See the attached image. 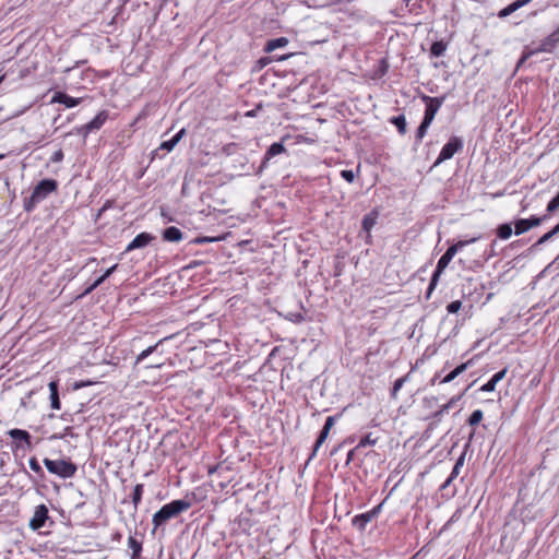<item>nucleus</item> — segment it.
Segmentation results:
<instances>
[{"label": "nucleus", "instance_id": "38", "mask_svg": "<svg viewBox=\"0 0 559 559\" xmlns=\"http://www.w3.org/2000/svg\"><path fill=\"white\" fill-rule=\"evenodd\" d=\"M377 443V438H372L371 433L366 435L364 438L360 439L358 444L356 445V449L365 448L367 445H374Z\"/></svg>", "mask_w": 559, "mask_h": 559}, {"label": "nucleus", "instance_id": "15", "mask_svg": "<svg viewBox=\"0 0 559 559\" xmlns=\"http://www.w3.org/2000/svg\"><path fill=\"white\" fill-rule=\"evenodd\" d=\"M118 267V264L112 265L105 273L99 276L93 284L85 288V290L80 295V297H85L91 294L94 289H96L100 284H103Z\"/></svg>", "mask_w": 559, "mask_h": 559}, {"label": "nucleus", "instance_id": "6", "mask_svg": "<svg viewBox=\"0 0 559 559\" xmlns=\"http://www.w3.org/2000/svg\"><path fill=\"white\" fill-rule=\"evenodd\" d=\"M58 189V182L55 179H43L33 189L34 198L40 202L44 201L50 193Z\"/></svg>", "mask_w": 559, "mask_h": 559}, {"label": "nucleus", "instance_id": "62", "mask_svg": "<svg viewBox=\"0 0 559 559\" xmlns=\"http://www.w3.org/2000/svg\"><path fill=\"white\" fill-rule=\"evenodd\" d=\"M114 539L119 542L121 539V534L120 533H116L114 535Z\"/></svg>", "mask_w": 559, "mask_h": 559}, {"label": "nucleus", "instance_id": "3", "mask_svg": "<svg viewBox=\"0 0 559 559\" xmlns=\"http://www.w3.org/2000/svg\"><path fill=\"white\" fill-rule=\"evenodd\" d=\"M463 140L459 136H451L450 140L443 145L441 152L435 162L433 166L440 165L442 162L451 159L454 154L463 150Z\"/></svg>", "mask_w": 559, "mask_h": 559}, {"label": "nucleus", "instance_id": "59", "mask_svg": "<svg viewBox=\"0 0 559 559\" xmlns=\"http://www.w3.org/2000/svg\"><path fill=\"white\" fill-rule=\"evenodd\" d=\"M555 235L559 234V223L552 228Z\"/></svg>", "mask_w": 559, "mask_h": 559}, {"label": "nucleus", "instance_id": "27", "mask_svg": "<svg viewBox=\"0 0 559 559\" xmlns=\"http://www.w3.org/2000/svg\"><path fill=\"white\" fill-rule=\"evenodd\" d=\"M390 122L397 128L400 134L404 135L407 131L406 129V119L404 115H399L390 118Z\"/></svg>", "mask_w": 559, "mask_h": 559}, {"label": "nucleus", "instance_id": "13", "mask_svg": "<svg viewBox=\"0 0 559 559\" xmlns=\"http://www.w3.org/2000/svg\"><path fill=\"white\" fill-rule=\"evenodd\" d=\"M82 98L72 97L63 92H57L51 98V103H59L64 105L67 108H72L80 105Z\"/></svg>", "mask_w": 559, "mask_h": 559}, {"label": "nucleus", "instance_id": "16", "mask_svg": "<svg viewBox=\"0 0 559 559\" xmlns=\"http://www.w3.org/2000/svg\"><path fill=\"white\" fill-rule=\"evenodd\" d=\"M128 547L132 550L130 559H141V552L143 549L142 538L138 539L135 536L130 535L128 538Z\"/></svg>", "mask_w": 559, "mask_h": 559}, {"label": "nucleus", "instance_id": "2", "mask_svg": "<svg viewBox=\"0 0 559 559\" xmlns=\"http://www.w3.org/2000/svg\"><path fill=\"white\" fill-rule=\"evenodd\" d=\"M44 464L49 473L55 474L61 478H71L76 473V465L67 460H50L44 459Z\"/></svg>", "mask_w": 559, "mask_h": 559}, {"label": "nucleus", "instance_id": "32", "mask_svg": "<svg viewBox=\"0 0 559 559\" xmlns=\"http://www.w3.org/2000/svg\"><path fill=\"white\" fill-rule=\"evenodd\" d=\"M447 49V45L442 41H435L430 47V53L433 57H441Z\"/></svg>", "mask_w": 559, "mask_h": 559}, {"label": "nucleus", "instance_id": "57", "mask_svg": "<svg viewBox=\"0 0 559 559\" xmlns=\"http://www.w3.org/2000/svg\"><path fill=\"white\" fill-rule=\"evenodd\" d=\"M522 245H523V240H515V241L511 242L510 247L515 248V247L522 246Z\"/></svg>", "mask_w": 559, "mask_h": 559}, {"label": "nucleus", "instance_id": "14", "mask_svg": "<svg viewBox=\"0 0 559 559\" xmlns=\"http://www.w3.org/2000/svg\"><path fill=\"white\" fill-rule=\"evenodd\" d=\"M558 44H559V24H558V27L551 34H549L546 38H544L542 40L539 50L545 51V52H551Z\"/></svg>", "mask_w": 559, "mask_h": 559}, {"label": "nucleus", "instance_id": "37", "mask_svg": "<svg viewBox=\"0 0 559 559\" xmlns=\"http://www.w3.org/2000/svg\"><path fill=\"white\" fill-rule=\"evenodd\" d=\"M28 464H29V468L36 473L40 478H44L45 474H44V471L40 466V464L38 463L37 459L36 457H31L29 461H28Z\"/></svg>", "mask_w": 559, "mask_h": 559}, {"label": "nucleus", "instance_id": "50", "mask_svg": "<svg viewBox=\"0 0 559 559\" xmlns=\"http://www.w3.org/2000/svg\"><path fill=\"white\" fill-rule=\"evenodd\" d=\"M219 240V238H215V237H198L194 239V243H206V242H213V241H217Z\"/></svg>", "mask_w": 559, "mask_h": 559}, {"label": "nucleus", "instance_id": "46", "mask_svg": "<svg viewBox=\"0 0 559 559\" xmlns=\"http://www.w3.org/2000/svg\"><path fill=\"white\" fill-rule=\"evenodd\" d=\"M508 372V368H503L499 372L492 376L491 380L497 384L499 381H501Z\"/></svg>", "mask_w": 559, "mask_h": 559}, {"label": "nucleus", "instance_id": "22", "mask_svg": "<svg viewBox=\"0 0 559 559\" xmlns=\"http://www.w3.org/2000/svg\"><path fill=\"white\" fill-rule=\"evenodd\" d=\"M286 151L285 146L280 143V142H275L273 143L269 148L267 151L265 152V155H264V160H263V164H265L267 160H270L272 157L276 156V155H280L282 153H284Z\"/></svg>", "mask_w": 559, "mask_h": 559}, {"label": "nucleus", "instance_id": "45", "mask_svg": "<svg viewBox=\"0 0 559 559\" xmlns=\"http://www.w3.org/2000/svg\"><path fill=\"white\" fill-rule=\"evenodd\" d=\"M472 364H473V360H472V359H471V360H467L466 362H463V364L459 365L457 367H455V368H454V371L460 376V374H462L464 371H466V370H467V368H468L469 366H472Z\"/></svg>", "mask_w": 559, "mask_h": 559}, {"label": "nucleus", "instance_id": "7", "mask_svg": "<svg viewBox=\"0 0 559 559\" xmlns=\"http://www.w3.org/2000/svg\"><path fill=\"white\" fill-rule=\"evenodd\" d=\"M452 259H450L447 254H442L441 258L439 259L438 263H437V267L431 276V280H430V283H429V286L427 288V293H426V298L429 299L432 292L435 290L438 282H439V278L442 274V272L444 271V269L449 265V263L451 262Z\"/></svg>", "mask_w": 559, "mask_h": 559}, {"label": "nucleus", "instance_id": "53", "mask_svg": "<svg viewBox=\"0 0 559 559\" xmlns=\"http://www.w3.org/2000/svg\"><path fill=\"white\" fill-rule=\"evenodd\" d=\"M496 245H497V240L495 239V240H492V241H491V243H490V253H489V255H490V257H495V255H497V253H496V251H495V247H496Z\"/></svg>", "mask_w": 559, "mask_h": 559}, {"label": "nucleus", "instance_id": "23", "mask_svg": "<svg viewBox=\"0 0 559 559\" xmlns=\"http://www.w3.org/2000/svg\"><path fill=\"white\" fill-rule=\"evenodd\" d=\"M329 433H330V431H325V429L322 428V430L319 433L318 439L316 440V442L313 444L312 452H311V454L309 455V457L307 460V464L316 457L318 450L324 443V441L326 440Z\"/></svg>", "mask_w": 559, "mask_h": 559}, {"label": "nucleus", "instance_id": "47", "mask_svg": "<svg viewBox=\"0 0 559 559\" xmlns=\"http://www.w3.org/2000/svg\"><path fill=\"white\" fill-rule=\"evenodd\" d=\"M496 389V383L490 379L487 383L480 386V391L483 392H492Z\"/></svg>", "mask_w": 559, "mask_h": 559}, {"label": "nucleus", "instance_id": "8", "mask_svg": "<svg viewBox=\"0 0 559 559\" xmlns=\"http://www.w3.org/2000/svg\"><path fill=\"white\" fill-rule=\"evenodd\" d=\"M48 513V508L45 504L37 506L34 510L32 519L29 520V527L33 531H39L43 528L46 522L50 520Z\"/></svg>", "mask_w": 559, "mask_h": 559}, {"label": "nucleus", "instance_id": "52", "mask_svg": "<svg viewBox=\"0 0 559 559\" xmlns=\"http://www.w3.org/2000/svg\"><path fill=\"white\" fill-rule=\"evenodd\" d=\"M440 380H441V379H440V373H439V372H437V373H436V374L430 379V384H431V385H435L436 383H439V381H440Z\"/></svg>", "mask_w": 559, "mask_h": 559}, {"label": "nucleus", "instance_id": "18", "mask_svg": "<svg viewBox=\"0 0 559 559\" xmlns=\"http://www.w3.org/2000/svg\"><path fill=\"white\" fill-rule=\"evenodd\" d=\"M186 129H180L170 140L164 141L159 145V150H165L167 152H170L174 150V147L178 144V142L185 136Z\"/></svg>", "mask_w": 559, "mask_h": 559}, {"label": "nucleus", "instance_id": "63", "mask_svg": "<svg viewBox=\"0 0 559 559\" xmlns=\"http://www.w3.org/2000/svg\"><path fill=\"white\" fill-rule=\"evenodd\" d=\"M107 207H109V204L104 205L102 211H105Z\"/></svg>", "mask_w": 559, "mask_h": 559}, {"label": "nucleus", "instance_id": "24", "mask_svg": "<svg viewBox=\"0 0 559 559\" xmlns=\"http://www.w3.org/2000/svg\"><path fill=\"white\" fill-rule=\"evenodd\" d=\"M512 223H503L496 228L497 238L507 240L512 236Z\"/></svg>", "mask_w": 559, "mask_h": 559}, {"label": "nucleus", "instance_id": "12", "mask_svg": "<svg viewBox=\"0 0 559 559\" xmlns=\"http://www.w3.org/2000/svg\"><path fill=\"white\" fill-rule=\"evenodd\" d=\"M155 237L148 233H141L138 236L134 237V239L127 246L126 252L141 249L150 245L152 240H154Z\"/></svg>", "mask_w": 559, "mask_h": 559}, {"label": "nucleus", "instance_id": "26", "mask_svg": "<svg viewBox=\"0 0 559 559\" xmlns=\"http://www.w3.org/2000/svg\"><path fill=\"white\" fill-rule=\"evenodd\" d=\"M288 44V39L286 37H278V38H274V39H271L266 43L265 45V51L266 52H271V51H274L278 48H283L285 47L286 45Z\"/></svg>", "mask_w": 559, "mask_h": 559}, {"label": "nucleus", "instance_id": "28", "mask_svg": "<svg viewBox=\"0 0 559 559\" xmlns=\"http://www.w3.org/2000/svg\"><path fill=\"white\" fill-rule=\"evenodd\" d=\"M514 225V234L516 236L523 235L530 230L528 223L526 218H518L513 222Z\"/></svg>", "mask_w": 559, "mask_h": 559}, {"label": "nucleus", "instance_id": "56", "mask_svg": "<svg viewBox=\"0 0 559 559\" xmlns=\"http://www.w3.org/2000/svg\"><path fill=\"white\" fill-rule=\"evenodd\" d=\"M84 63H86V60L78 61V62L75 63L74 68L80 67L81 64H84ZM72 69H73V67H72V68H68V69H66V70H64V72H69V71H71Z\"/></svg>", "mask_w": 559, "mask_h": 559}, {"label": "nucleus", "instance_id": "42", "mask_svg": "<svg viewBox=\"0 0 559 559\" xmlns=\"http://www.w3.org/2000/svg\"><path fill=\"white\" fill-rule=\"evenodd\" d=\"M341 417V414L336 415V416H329L326 419H325V423H324V426H323V429H325V431H330L332 429V427L334 426L335 421L337 418Z\"/></svg>", "mask_w": 559, "mask_h": 559}, {"label": "nucleus", "instance_id": "29", "mask_svg": "<svg viewBox=\"0 0 559 559\" xmlns=\"http://www.w3.org/2000/svg\"><path fill=\"white\" fill-rule=\"evenodd\" d=\"M556 235L554 234L552 229H550L549 231H547L546 234H544L542 237H539L537 239V241H535L531 248H530V251H536L540 248V246H543L544 243H546L547 241H549L551 238H554Z\"/></svg>", "mask_w": 559, "mask_h": 559}, {"label": "nucleus", "instance_id": "61", "mask_svg": "<svg viewBox=\"0 0 559 559\" xmlns=\"http://www.w3.org/2000/svg\"><path fill=\"white\" fill-rule=\"evenodd\" d=\"M555 235L559 234V223L552 228Z\"/></svg>", "mask_w": 559, "mask_h": 559}, {"label": "nucleus", "instance_id": "43", "mask_svg": "<svg viewBox=\"0 0 559 559\" xmlns=\"http://www.w3.org/2000/svg\"><path fill=\"white\" fill-rule=\"evenodd\" d=\"M459 374L454 371V369L452 371H450L447 376H444L443 378H441V380L439 381V384H444V383H449V382H452L455 378H457Z\"/></svg>", "mask_w": 559, "mask_h": 559}, {"label": "nucleus", "instance_id": "9", "mask_svg": "<svg viewBox=\"0 0 559 559\" xmlns=\"http://www.w3.org/2000/svg\"><path fill=\"white\" fill-rule=\"evenodd\" d=\"M108 119V111L102 110L90 122L78 129V133L86 136L90 132L100 129Z\"/></svg>", "mask_w": 559, "mask_h": 559}, {"label": "nucleus", "instance_id": "60", "mask_svg": "<svg viewBox=\"0 0 559 559\" xmlns=\"http://www.w3.org/2000/svg\"><path fill=\"white\" fill-rule=\"evenodd\" d=\"M555 235L559 234V223L552 228Z\"/></svg>", "mask_w": 559, "mask_h": 559}, {"label": "nucleus", "instance_id": "44", "mask_svg": "<svg viewBox=\"0 0 559 559\" xmlns=\"http://www.w3.org/2000/svg\"><path fill=\"white\" fill-rule=\"evenodd\" d=\"M341 177L349 183H352L355 179V175H354L353 170H349V169L342 170Z\"/></svg>", "mask_w": 559, "mask_h": 559}, {"label": "nucleus", "instance_id": "55", "mask_svg": "<svg viewBox=\"0 0 559 559\" xmlns=\"http://www.w3.org/2000/svg\"><path fill=\"white\" fill-rule=\"evenodd\" d=\"M454 479L451 478L450 476L447 478V480L442 484L441 488L444 489L447 487L450 486V484L453 481Z\"/></svg>", "mask_w": 559, "mask_h": 559}, {"label": "nucleus", "instance_id": "19", "mask_svg": "<svg viewBox=\"0 0 559 559\" xmlns=\"http://www.w3.org/2000/svg\"><path fill=\"white\" fill-rule=\"evenodd\" d=\"M479 237H474L468 240H460L456 243L450 246L444 252V254H447L450 259H453L457 251L463 249L465 246L477 241Z\"/></svg>", "mask_w": 559, "mask_h": 559}, {"label": "nucleus", "instance_id": "1", "mask_svg": "<svg viewBox=\"0 0 559 559\" xmlns=\"http://www.w3.org/2000/svg\"><path fill=\"white\" fill-rule=\"evenodd\" d=\"M192 503L189 500L179 499L173 500L171 502L163 506L152 519V523L154 525V531L159 526L164 525L170 519L176 518L180 513L189 510Z\"/></svg>", "mask_w": 559, "mask_h": 559}, {"label": "nucleus", "instance_id": "51", "mask_svg": "<svg viewBox=\"0 0 559 559\" xmlns=\"http://www.w3.org/2000/svg\"><path fill=\"white\" fill-rule=\"evenodd\" d=\"M358 449H356V447L354 449H352L348 453H347V460H346V463L348 464L350 461H353L354 459V455H355V452L357 451Z\"/></svg>", "mask_w": 559, "mask_h": 559}, {"label": "nucleus", "instance_id": "33", "mask_svg": "<svg viewBox=\"0 0 559 559\" xmlns=\"http://www.w3.org/2000/svg\"><path fill=\"white\" fill-rule=\"evenodd\" d=\"M548 218H549L548 214L545 213L542 216L532 215L528 218H526V221H527L528 227L531 229V228H534V227H537V226L542 225Z\"/></svg>", "mask_w": 559, "mask_h": 559}, {"label": "nucleus", "instance_id": "48", "mask_svg": "<svg viewBox=\"0 0 559 559\" xmlns=\"http://www.w3.org/2000/svg\"><path fill=\"white\" fill-rule=\"evenodd\" d=\"M62 159H63V152H62V150H58V151H56V152L51 155V157H50V162H51V163H60V162H62Z\"/></svg>", "mask_w": 559, "mask_h": 559}, {"label": "nucleus", "instance_id": "36", "mask_svg": "<svg viewBox=\"0 0 559 559\" xmlns=\"http://www.w3.org/2000/svg\"><path fill=\"white\" fill-rule=\"evenodd\" d=\"M484 417V413L481 409L474 411L467 419L469 426L478 425Z\"/></svg>", "mask_w": 559, "mask_h": 559}, {"label": "nucleus", "instance_id": "41", "mask_svg": "<svg viewBox=\"0 0 559 559\" xmlns=\"http://www.w3.org/2000/svg\"><path fill=\"white\" fill-rule=\"evenodd\" d=\"M462 308V301L461 300H454L452 302H450L448 306H447V310L449 313H456L459 312V310Z\"/></svg>", "mask_w": 559, "mask_h": 559}, {"label": "nucleus", "instance_id": "5", "mask_svg": "<svg viewBox=\"0 0 559 559\" xmlns=\"http://www.w3.org/2000/svg\"><path fill=\"white\" fill-rule=\"evenodd\" d=\"M420 98H421V100L426 105L424 119L427 120V121L432 122L435 117H436V115H437V112H438V110L443 105V103H444V100L447 98V95H442V96H438V97H431V96H428V95H421Z\"/></svg>", "mask_w": 559, "mask_h": 559}, {"label": "nucleus", "instance_id": "35", "mask_svg": "<svg viewBox=\"0 0 559 559\" xmlns=\"http://www.w3.org/2000/svg\"><path fill=\"white\" fill-rule=\"evenodd\" d=\"M406 380H407V376L401 377L394 381L392 390H391L392 399H396L399 391L402 389V386L404 385Z\"/></svg>", "mask_w": 559, "mask_h": 559}, {"label": "nucleus", "instance_id": "58", "mask_svg": "<svg viewBox=\"0 0 559 559\" xmlns=\"http://www.w3.org/2000/svg\"><path fill=\"white\" fill-rule=\"evenodd\" d=\"M510 4L512 5V9H513L514 11H516V10L521 9L520 3H519V1H518V0H515L514 2H512V3H510Z\"/></svg>", "mask_w": 559, "mask_h": 559}, {"label": "nucleus", "instance_id": "64", "mask_svg": "<svg viewBox=\"0 0 559 559\" xmlns=\"http://www.w3.org/2000/svg\"><path fill=\"white\" fill-rule=\"evenodd\" d=\"M107 207H109V204L104 205L102 211H105Z\"/></svg>", "mask_w": 559, "mask_h": 559}, {"label": "nucleus", "instance_id": "30", "mask_svg": "<svg viewBox=\"0 0 559 559\" xmlns=\"http://www.w3.org/2000/svg\"><path fill=\"white\" fill-rule=\"evenodd\" d=\"M143 491H144L143 484L135 485L133 492H132V502H133L135 510L138 509L139 504L142 501Z\"/></svg>", "mask_w": 559, "mask_h": 559}, {"label": "nucleus", "instance_id": "4", "mask_svg": "<svg viewBox=\"0 0 559 559\" xmlns=\"http://www.w3.org/2000/svg\"><path fill=\"white\" fill-rule=\"evenodd\" d=\"M8 435L13 440L12 445H11L13 451H17V450L26 451V450L32 449V447H33L32 445V436L29 435L28 431L19 429V428H14V429L9 430Z\"/></svg>", "mask_w": 559, "mask_h": 559}, {"label": "nucleus", "instance_id": "20", "mask_svg": "<svg viewBox=\"0 0 559 559\" xmlns=\"http://www.w3.org/2000/svg\"><path fill=\"white\" fill-rule=\"evenodd\" d=\"M163 239L169 242H178L182 239V231L175 227H167L163 233Z\"/></svg>", "mask_w": 559, "mask_h": 559}, {"label": "nucleus", "instance_id": "31", "mask_svg": "<svg viewBox=\"0 0 559 559\" xmlns=\"http://www.w3.org/2000/svg\"><path fill=\"white\" fill-rule=\"evenodd\" d=\"M431 122L423 119L419 127L416 131V144H419L424 136L427 134L428 128L430 127Z\"/></svg>", "mask_w": 559, "mask_h": 559}, {"label": "nucleus", "instance_id": "40", "mask_svg": "<svg viewBox=\"0 0 559 559\" xmlns=\"http://www.w3.org/2000/svg\"><path fill=\"white\" fill-rule=\"evenodd\" d=\"M463 464H464V455L462 454V455L456 460V462H455V464H454V466H453V468H452V472H451V474H450V477H451V478L455 479V478L459 476L460 471H461V468H462Z\"/></svg>", "mask_w": 559, "mask_h": 559}, {"label": "nucleus", "instance_id": "54", "mask_svg": "<svg viewBox=\"0 0 559 559\" xmlns=\"http://www.w3.org/2000/svg\"><path fill=\"white\" fill-rule=\"evenodd\" d=\"M261 108V105H259L255 109L249 110L245 114L246 117H254L257 115V110Z\"/></svg>", "mask_w": 559, "mask_h": 559}, {"label": "nucleus", "instance_id": "21", "mask_svg": "<svg viewBox=\"0 0 559 559\" xmlns=\"http://www.w3.org/2000/svg\"><path fill=\"white\" fill-rule=\"evenodd\" d=\"M49 391H50V406L52 409H60V399H59V392H58V383L56 381H51L48 384Z\"/></svg>", "mask_w": 559, "mask_h": 559}, {"label": "nucleus", "instance_id": "25", "mask_svg": "<svg viewBox=\"0 0 559 559\" xmlns=\"http://www.w3.org/2000/svg\"><path fill=\"white\" fill-rule=\"evenodd\" d=\"M169 337H164L162 340H159L156 344L147 347L146 349L142 350L138 356H136V359H135V364H140L141 361H143L146 357H148L151 354H153L154 352L157 350L158 346L160 344H163L165 341H167Z\"/></svg>", "mask_w": 559, "mask_h": 559}, {"label": "nucleus", "instance_id": "17", "mask_svg": "<svg viewBox=\"0 0 559 559\" xmlns=\"http://www.w3.org/2000/svg\"><path fill=\"white\" fill-rule=\"evenodd\" d=\"M377 219H378L377 211H372L364 216L362 222H361V227H362V230L366 231L367 238L371 237L370 231L377 224Z\"/></svg>", "mask_w": 559, "mask_h": 559}, {"label": "nucleus", "instance_id": "10", "mask_svg": "<svg viewBox=\"0 0 559 559\" xmlns=\"http://www.w3.org/2000/svg\"><path fill=\"white\" fill-rule=\"evenodd\" d=\"M380 508H381V506H378V507L373 508L371 511L355 515L352 519L353 526L360 532L365 531L367 524L370 523L372 521V519L378 514Z\"/></svg>", "mask_w": 559, "mask_h": 559}, {"label": "nucleus", "instance_id": "11", "mask_svg": "<svg viewBox=\"0 0 559 559\" xmlns=\"http://www.w3.org/2000/svg\"><path fill=\"white\" fill-rule=\"evenodd\" d=\"M473 385L469 384L461 394L452 396L448 403L443 404L438 411H436L430 418L440 420L441 417L449 412L450 408H452L467 392V390Z\"/></svg>", "mask_w": 559, "mask_h": 559}, {"label": "nucleus", "instance_id": "49", "mask_svg": "<svg viewBox=\"0 0 559 559\" xmlns=\"http://www.w3.org/2000/svg\"><path fill=\"white\" fill-rule=\"evenodd\" d=\"M513 12H515V11L512 9V5H511V4H509V5H507L506 8H503V9L499 12L498 16H499V17H507V16H509L510 14H512Z\"/></svg>", "mask_w": 559, "mask_h": 559}, {"label": "nucleus", "instance_id": "39", "mask_svg": "<svg viewBox=\"0 0 559 559\" xmlns=\"http://www.w3.org/2000/svg\"><path fill=\"white\" fill-rule=\"evenodd\" d=\"M39 202L40 201L34 198V194L32 193L29 198L24 200V210L26 212H32Z\"/></svg>", "mask_w": 559, "mask_h": 559}, {"label": "nucleus", "instance_id": "34", "mask_svg": "<svg viewBox=\"0 0 559 559\" xmlns=\"http://www.w3.org/2000/svg\"><path fill=\"white\" fill-rule=\"evenodd\" d=\"M559 209V192L548 202L546 214L550 217Z\"/></svg>", "mask_w": 559, "mask_h": 559}]
</instances>
